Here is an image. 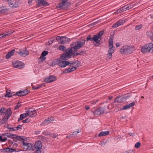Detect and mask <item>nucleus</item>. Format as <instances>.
Segmentation results:
<instances>
[{
	"label": "nucleus",
	"mask_w": 153,
	"mask_h": 153,
	"mask_svg": "<svg viewBox=\"0 0 153 153\" xmlns=\"http://www.w3.org/2000/svg\"><path fill=\"white\" fill-rule=\"evenodd\" d=\"M147 34L151 40L153 41V33L149 31L147 32ZM141 51L142 53H144L149 52H153V44L150 43L144 45L141 47Z\"/></svg>",
	"instance_id": "f257e3e1"
},
{
	"label": "nucleus",
	"mask_w": 153,
	"mask_h": 153,
	"mask_svg": "<svg viewBox=\"0 0 153 153\" xmlns=\"http://www.w3.org/2000/svg\"><path fill=\"white\" fill-rule=\"evenodd\" d=\"M114 32L111 33L110 35L109 38L108 40L109 43V47H110L108 50V53L107 54L109 59L111 58L112 57V54L114 53V50L112 49L113 48V40L114 37Z\"/></svg>",
	"instance_id": "f03ea898"
},
{
	"label": "nucleus",
	"mask_w": 153,
	"mask_h": 153,
	"mask_svg": "<svg viewBox=\"0 0 153 153\" xmlns=\"http://www.w3.org/2000/svg\"><path fill=\"white\" fill-rule=\"evenodd\" d=\"M134 50V46H130L128 45L123 46L120 51L122 54H126L131 53Z\"/></svg>",
	"instance_id": "7ed1b4c3"
},
{
	"label": "nucleus",
	"mask_w": 153,
	"mask_h": 153,
	"mask_svg": "<svg viewBox=\"0 0 153 153\" xmlns=\"http://www.w3.org/2000/svg\"><path fill=\"white\" fill-rule=\"evenodd\" d=\"M71 48H68L65 50V53L62 54L61 56L60 59L61 60H66L67 58H70L71 56L74 53L73 51V50L74 49L72 48V46Z\"/></svg>",
	"instance_id": "20e7f679"
},
{
	"label": "nucleus",
	"mask_w": 153,
	"mask_h": 153,
	"mask_svg": "<svg viewBox=\"0 0 153 153\" xmlns=\"http://www.w3.org/2000/svg\"><path fill=\"white\" fill-rule=\"evenodd\" d=\"M85 40L84 39H82L78 41L73 42L71 44V46H72V48L75 50L81 48L85 43Z\"/></svg>",
	"instance_id": "39448f33"
},
{
	"label": "nucleus",
	"mask_w": 153,
	"mask_h": 153,
	"mask_svg": "<svg viewBox=\"0 0 153 153\" xmlns=\"http://www.w3.org/2000/svg\"><path fill=\"white\" fill-rule=\"evenodd\" d=\"M52 63L53 65L58 64L59 66L61 68H64L68 65V61L63 60L60 61L59 60H55Z\"/></svg>",
	"instance_id": "423d86ee"
},
{
	"label": "nucleus",
	"mask_w": 153,
	"mask_h": 153,
	"mask_svg": "<svg viewBox=\"0 0 153 153\" xmlns=\"http://www.w3.org/2000/svg\"><path fill=\"white\" fill-rule=\"evenodd\" d=\"M20 141H22L23 147L25 150L29 151L33 150L32 145L30 143H27L23 138V140Z\"/></svg>",
	"instance_id": "0eeeda50"
},
{
	"label": "nucleus",
	"mask_w": 153,
	"mask_h": 153,
	"mask_svg": "<svg viewBox=\"0 0 153 153\" xmlns=\"http://www.w3.org/2000/svg\"><path fill=\"white\" fill-rule=\"evenodd\" d=\"M103 34V31H100L96 35H94L93 37V41L95 42L97 44H100V40L99 39Z\"/></svg>",
	"instance_id": "6e6552de"
},
{
	"label": "nucleus",
	"mask_w": 153,
	"mask_h": 153,
	"mask_svg": "<svg viewBox=\"0 0 153 153\" xmlns=\"http://www.w3.org/2000/svg\"><path fill=\"white\" fill-rule=\"evenodd\" d=\"M12 65L15 68L19 69L22 68L25 66V64L24 63L18 60L13 62Z\"/></svg>",
	"instance_id": "1a4fd4ad"
},
{
	"label": "nucleus",
	"mask_w": 153,
	"mask_h": 153,
	"mask_svg": "<svg viewBox=\"0 0 153 153\" xmlns=\"http://www.w3.org/2000/svg\"><path fill=\"white\" fill-rule=\"evenodd\" d=\"M36 150L33 153H41L42 148V144L41 141H38L36 142L34 145Z\"/></svg>",
	"instance_id": "9d476101"
},
{
	"label": "nucleus",
	"mask_w": 153,
	"mask_h": 153,
	"mask_svg": "<svg viewBox=\"0 0 153 153\" xmlns=\"http://www.w3.org/2000/svg\"><path fill=\"white\" fill-rule=\"evenodd\" d=\"M54 118L53 117H51L45 119L40 124L41 126H45L51 123L54 120Z\"/></svg>",
	"instance_id": "9b49d317"
},
{
	"label": "nucleus",
	"mask_w": 153,
	"mask_h": 153,
	"mask_svg": "<svg viewBox=\"0 0 153 153\" xmlns=\"http://www.w3.org/2000/svg\"><path fill=\"white\" fill-rule=\"evenodd\" d=\"M105 110V108L100 107L94 110V113L95 115H99L103 113Z\"/></svg>",
	"instance_id": "f8f14e48"
},
{
	"label": "nucleus",
	"mask_w": 153,
	"mask_h": 153,
	"mask_svg": "<svg viewBox=\"0 0 153 153\" xmlns=\"http://www.w3.org/2000/svg\"><path fill=\"white\" fill-rule=\"evenodd\" d=\"M56 80V77L53 76H49L45 77L44 79L45 82L47 83H49L53 82Z\"/></svg>",
	"instance_id": "ddd939ff"
},
{
	"label": "nucleus",
	"mask_w": 153,
	"mask_h": 153,
	"mask_svg": "<svg viewBox=\"0 0 153 153\" xmlns=\"http://www.w3.org/2000/svg\"><path fill=\"white\" fill-rule=\"evenodd\" d=\"M7 137L12 138L16 139L18 140H23V137L18 136L16 134H7Z\"/></svg>",
	"instance_id": "4468645a"
},
{
	"label": "nucleus",
	"mask_w": 153,
	"mask_h": 153,
	"mask_svg": "<svg viewBox=\"0 0 153 153\" xmlns=\"http://www.w3.org/2000/svg\"><path fill=\"white\" fill-rule=\"evenodd\" d=\"M27 116L30 117H33L35 116L36 115V111L33 109H30L27 111Z\"/></svg>",
	"instance_id": "2eb2a0df"
},
{
	"label": "nucleus",
	"mask_w": 153,
	"mask_h": 153,
	"mask_svg": "<svg viewBox=\"0 0 153 153\" xmlns=\"http://www.w3.org/2000/svg\"><path fill=\"white\" fill-rule=\"evenodd\" d=\"M19 0H15V1H12L9 4V6L12 8H15L17 7L19 5Z\"/></svg>",
	"instance_id": "dca6fc26"
},
{
	"label": "nucleus",
	"mask_w": 153,
	"mask_h": 153,
	"mask_svg": "<svg viewBox=\"0 0 153 153\" xmlns=\"http://www.w3.org/2000/svg\"><path fill=\"white\" fill-rule=\"evenodd\" d=\"M17 53L20 56L22 57H25L29 54V53L26 48L23 51H20L19 52H18Z\"/></svg>",
	"instance_id": "f3484780"
},
{
	"label": "nucleus",
	"mask_w": 153,
	"mask_h": 153,
	"mask_svg": "<svg viewBox=\"0 0 153 153\" xmlns=\"http://www.w3.org/2000/svg\"><path fill=\"white\" fill-rule=\"evenodd\" d=\"M16 95L15 92H13L10 90H7L6 91L5 96L6 97H11L12 96Z\"/></svg>",
	"instance_id": "a211bd4d"
},
{
	"label": "nucleus",
	"mask_w": 153,
	"mask_h": 153,
	"mask_svg": "<svg viewBox=\"0 0 153 153\" xmlns=\"http://www.w3.org/2000/svg\"><path fill=\"white\" fill-rule=\"evenodd\" d=\"M124 101L123 96L122 95H120L118 96L115 98V102H122Z\"/></svg>",
	"instance_id": "6ab92c4d"
},
{
	"label": "nucleus",
	"mask_w": 153,
	"mask_h": 153,
	"mask_svg": "<svg viewBox=\"0 0 153 153\" xmlns=\"http://www.w3.org/2000/svg\"><path fill=\"white\" fill-rule=\"evenodd\" d=\"M15 50L13 49L11 51L8 52L6 55V58L7 59H8L10 58V57L13 56L15 52Z\"/></svg>",
	"instance_id": "aec40b11"
},
{
	"label": "nucleus",
	"mask_w": 153,
	"mask_h": 153,
	"mask_svg": "<svg viewBox=\"0 0 153 153\" xmlns=\"http://www.w3.org/2000/svg\"><path fill=\"white\" fill-rule=\"evenodd\" d=\"M5 113V115L7 117L9 118L12 113V111L11 109L9 108L6 110V112Z\"/></svg>",
	"instance_id": "412c9836"
},
{
	"label": "nucleus",
	"mask_w": 153,
	"mask_h": 153,
	"mask_svg": "<svg viewBox=\"0 0 153 153\" xmlns=\"http://www.w3.org/2000/svg\"><path fill=\"white\" fill-rule=\"evenodd\" d=\"M68 0H62V2L59 3V6L60 7H65V5L68 4L67 1Z\"/></svg>",
	"instance_id": "4be33fe9"
},
{
	"label": "nucleus",
	"mask_w": 153,
	"mask_h": 153,
	"mask_svg": "<svg viewBox=\"0 0 153 153\" xmlns=\"http://www.w3.org/2000/svg\"><path fill=\"white\" fill-rule=\"evenodd\" d=\"M71 41L70 39L68 38L66 36H63V40H62V44L67 43Z\"/></svg>",
	"instance_id": "5701e85b"
},
{
	"label": "nucleus",
	"mask_w": 153,
	"mask_h": 153,
	"mask_svg": "<svg viewBox=\"0 0 153 153\" xmlns=\"http://www.w3.org/2000/svg\"><path fill=\"white\" fill-rule=\"evenodd\" d=\"M126 21L123 19H120L118 22L115 23V27H118L119 26L122 25L123 23L125 22Z\"/></svg>",
	"instance_id": "b1692460"
},
{
	"label": "nucleus",
	"mask_w": 153,
	"mask_h": 153,
	"mask_svg": "<svg viewBox=\"0 0 153 153\" xmlns=\"http://www.w3.org/2000/svg\"><path fill=\"white\" fill-rule=\"evenodd\" d=\"M109 131H101L98 134L99 137H102L105 136L109 134Z\"/></svg>",
	"instance_id": "393cba45"
},
{
	"label": "nucleus",
	"mask_w": 153,
	"mask_h": 153,
	"mask_svg": "<svg viewBox=\"0 0 153 153\" xmlns=\"http://www.w3.org/2000/svg\"><path fill=\"white\" fill-rule=\"evenodd\" d=\"M68 65L70 64L74 66H77L78 65V61L76 60L74 61H68Z\"/></svg>",
	"instance_id": "a878e982"
},
{
	"label": "nucleus",
	"mask_w": 153,
	"mask_h": 153,
	"mask_svg": "<svg viewBox=\"0 0 153 153\" xmlns=\"http://www.w3.org/2000/svg\"><path fill=\"white\" fill-rule=\"evenodd\" d=\"M9 118L6 116L5 115L2 120L0 119V123L1 124L4 123Z\"/></svg>",
	"instance_id": "bb28decb"
},
{
	"label": "nucleus",
	"mask_w": 153,
	"mask_h": 153,
	"mask_svg": "<svg viewBox=\"0 0 153 153\" xmlns=\"http://www.w3.org/2000/svg\"><path fill=\"white\" fill-rule=\"evenodd\" d=\"M27 113L24 114H22L20 115V117L18 119V121H19L22 120L23 118L27 117Z\"/></svg>",
	"instance_id": "cd10ccee"
},
{
	"label": "nucleus",
	"mask_w": 153,
	"mask_h": 153,
	"mask_svg": "<svg viewBox=\"0 0 153 153\" xmlns=\"http://www.w3.org/2000/svg\"><path fill=\"white\" fill-rule=\"evenodd\" d=\"M44 86V85L43 84H41L37 86H33L32 89L34 90L38 89L42 87L43 86Z\"/></svg>",
	"instance_id": "c85d7f7f"
},
{
	"label": "nucleus",
	"mask_w": 153,
	"mask_h": 153,
	"mask_svg": "<svg viewBox=\"0 0 153 153\" xmlns=\"http://www.w3.org/2000/svg\"><path fill=\"white\" fill-rule=\"evenodd\" d=\"M7 10V9L3 7H0V13H4Z\"/></svg>",
	"instance_id": "c756f323"
},
{
	"label": "nucleus",
	"mask_w": 153,
	"mask_h": 153,
	"mask_svg": "<svg viewBox=\"0 0 153 153\" xmlns=\"http://www.w3.org/2000/svg\"><path fill=\"white\" fill-rule=\"evenodd\" d=\"M4 152H12L15 151V149H10L9 148H6L4 149Z\"/></svg>",
	"instance_id": "7c9ffc66"
},
{
	"label": "nucleus",
	"mask_w": 153,
	"mask_h": 153,
	"mask_svg": "<svg viewBox=\"0 0 153 153\" xmlns=\"http://www.w3.org/2000/svg\"><path fill=\"white\" fill-rule=\"evenodd\" d=\"M7 139L6 137H3L2 135L0 136V142H4L7 141Z\"/></svg>",
	"instance_id": "2f4dec72"
},
{
	"label": "nucleus",
	"mask_w": 153,
	"mask_h": 153,
	"mask_svg": "<svg viewBox=\"0 0 153 153\" xmlns=\"http://www.w3.org/2000/svg\"><path fill=\"white\" fill-rule=\"evenodd\" d=\"M56 39L60 43L62 44V40H63V36H57L56 37Z\"/></svg>",
	"instance_id": "473e14b6"
},
{
	"label": "nucleus",
	"mask_w": 153,
	"mask_h": 153,
	"mask_svg": "<svg viewBox=\"0 0 153 153\" xmlns=\"http://www.w3.org/2000/svg\"><path fill=\"white\" fill-rule=\"evenodd\" d=\"M80 130L79 129L77 130L76 131H74L73 132L72 134H69V136L70 137H71L72 135H74V136L76 135L78 133L80 132Z\"/></svg>",
	"instance_id": "72a5a7b5"
},
{
	"label": "nucleus",
	"mask_w": 153,
	"mask_h": 153,
	"mask_svg": "<svg viewBox=\"0 0 153 153\" xmlns=\"http://www.w3.org/2000/svg\"><path fill=\"white\" fill-rule=\"evenodd\" d=\"M6 109L4 108H0V115L4 114L5 112Z\"/></svg>",
	"instance_id": "f704fd0d"
},
{
	"label": "nucleus",
	"mask_w": 153,
	"mask_h": 153,
	"mask_svg": "<svg viewBox=\"0 0 153 153\" xmlns=\"http://www.w3.org/2000/svg\"><path fill=\"white\" fill-rule=\"evenodd\" d=\"M38 3L39 4H42L43 5H46L47 3L44 0H38Z\"/></svg>",
	"instance_id": "c9c22d12"
},
{
	"label": "nucleus",
	"mask_w": 153,
	"mask_h": 153,
	"mask_svg": "<svg viewBox=\"0 0 153 153\" xmlns=\"http://www.w3.org/2000/svg\"><path fill=\"white\" fill-rule=\"evenodd\" d=\"M72 71L71 70V69L70 68H68L66 69H65V70L63 71L62 72L63 74H65L66 73L70 72H72Z\"/></svg>",
	"instance_id": "e433bc0d"
},
{
	"label": "nucleus",
	"mask_w": 153,
	"mask_h": 153,
	"mask_svg": "<svg viewBox=\"0 0 153 153\" xmlns=\"http://www.w3.org/2000/svg\"><path fill=\"white\" fill-rule=\"evenodd\" d=\"M22 91V94H23V96L27 95L29 92V91L27 90V89Z\"/></svg>",
	"instance_id": "4c0bfd02"
},
{
	"label": "nucleus",
	"mask_w": 153,
	"mask_h": 153,
	"mask_svg": "<svg viewBox=\"0 0 153 153\" xmlns=\"http://www.w3.org/2000/svg\"><path fill=\"white\" fill-rule=\"evenodd\" d=\"M46 58L45 56L41 55L39 59V62H42Z\"/></svg>",
	"instance_id": "58836bf2"
},
{
	"label": "nucleus",
	"mask_w": 153,
	"mask_h": 153,
	"mask_svg": "<svg viewBox=\"0 0 153 153\" xmlns=\"http://www.w3.org/2000/svg\"><path fill=\"white\" fill-rule=\"evenodd\" d=\"M107 143V141L106 140H104L100 142V144L101 146H105Z\"/></svg>",
	"instance_id": "ea45409f"
},
{
	"label": "nucleus",
	"mask_w": 153,
	"mask_h": 153,
	"mask_svg": "<svg viewBox=\"0 0 153 153\" xmlns=\"http://www.w3.org/2000/svg\"><path fill=\"white\" fill-rule=\"evenodd\" d=\"M59 50H62L63 51H65L66 49V47L65 46L62 45L60 46L59 48Z\"/></svg>",
	"instance_id": "a19ab883"
},
{
	"label": "nucleus",
	"mask_w": 153,
	"mask_h": 153,
	"mask_svg": "<svg viewBox=\"0 0 153 153\" xmlns=\"http://www.w3.org/2000/svg\"><path fill=\"white\" fill-rule=\"evenodd\" d=\"M130 96L131 95L129 93L128 94L125 95L124 96H123L124 101L128 99Z\"/></svg>",
	"instance_id": "79ce46f5"
},
{
	"label": "nucleus",
	"mask_w": 153,
	"mask_h": 153,
	"mask_svg": "<svg viewBox=\"0 0 153 153\" xmlns=\"http://www.w3.org/2000/svg\"><path fill=\"white\" fill-rule=\"evenodd\" d=\"M16 95H17L19 96H23L22 94V91L20 90L19 91L15 93Z\"/></svg>",
	"instance_id": "37998d69"
},
{
	"label": "nucleus",
	"mask_w": 153,
	"mask_h": 153,
	"mask_svg": "<svg viewBox=\"0 0 153 153\" xmlns=\"http://www.w3.org/2000/svg\"><path fill=\"white\" fill-rule=\"evenodd\" d=\"M7 128L9 129V130L10 131H13L17 130V129L16 127H7Z\"/></svg>",
	"instance_id": "c03bdc74"
},
{
	"label": "nucleus",
	"mask_w": 153,
	"mask_h": 153,
	"mask_svg": "<svg viewBox=\"0 0 153 153\" xmlns=\"http://www.w3.org/2000/svg\"><path fill=\"white\" fill-rule=\"evenodd\" d=\"M49 135L51 137L53 138H56L58 136V135L55 133L51 134H49Z\"/></svg>",
	"instance_id": "a18cd8bd"
},
{
	"label": "nucleus",
	"mask_w": 153,
	"mask_h": 153,
	"mask_svg": "<svg viewBox=\"0 0 153 153\" xmlns=\"http://www.w3.org/2000/svg\"><path fill=\"white\" fill-rule=\"evenodd\" d=\"M142 27V25H140L136 26L135 27V30H139L141 29Z\"/></svg>",
	"instance_id": "49530a36"
},
{
	"label": "nucleus",
	"mask_w": 153,
	"mask_h": 153,
	"mask_svg": "<svg viewBox=\"0 0 153 153\" xmlns=\"http://www.w3.org/2000/svg\"><path fill=\"white\" fill-rule=\"evenodd\" d=\"M141 143L140 142H137L135 145L134 147L136 148H138L140 146Z\"/></svg>",
	"instance_id": "de8ad7c7"
},
{
	"label": "nucleus",
	"mask_w": 153,
	"mask_h": 153,
	"mask_svg": "<svg viewBox=\"0 0 153 153\" xmlns=\"http://www.w3.org/2000/svg\"><path fill=\"white\" fill-rule=\"evenodd\" d=\"M48 51H44L42 52L41 53V55L43 56H45L47 55L48 54Z\"/></svg>",
	"instance_id": "09e8293b"
},
{
	"label": "nucleus",
	"mask_w": 153,
	"mask_h": 153,
	"mask_svg": "<svg viewBox=\"0 0 153 153\" xmlns=\"http://www.w3.org/2000/svg\"><path fill=\"white\" fill-rule=\"evenodd\" d=\"M108 107L109 109H111L114 108V105L112 104H110L108 105Z\"/></svg>",
	"instance_id": "8fccbe9b"
},
{
	"label": "nucleus",
	"mask_w": 153,
	"mask_h": 153,
	"mask_svg": "<svg viewBox=\"0 0 153 153\" xmlns=\"http://www.w3.org/2000/svg\"><path fill=\"white\" fill-rule=\"evenodd\" d=\"M130 108L128 104L124 106L123 108V110H126Z\"/></svg>",
	"instance_id": "3c124183"
},
{
	"label": "nucleus",
	"mask_w": 153,
	"mask_h": 153,
	"mask_svg": "<svg viewBox=\"0 0 153 153\" xmlns=\"http://www.w3.org/2000/svg\"><path fill=\"white\" fill-rule=\"evenodd\" d=\"M126 5H125L120 8L122 12L126 10Z\"/></svg>",
	"instance_id": "603ef678"
},
{
	"label": "nucleus",
	"mask_w": 153,
	"mask_h": 153,
	"mask_svg": "<svg viewBox=\"0 0 153 153\" xmlns=\"http://www.w3.org/2000/svg\"><path fill=\"white\" fill-rule=\"evenodd\" d=\"M7 34H6L5 33H2L0 34V38H3L6 36Z\"/></svg>",
	"instance_id": "864d4df0"
},
{
	"label": "nucleus",
	"mask_w": 153,
	"mask_h": 153,
	"mask_svg": "<svg viewBox=\"0 0 153 153\" xmlns=\"http://www.w3.org/2000/svg\"><path fill=\"white\" fill-rule=\"evenodd\" d=\"M98 100L92 101L90 102V103L91 104L94 105L98 101Z\"/></svg>",
	"instance_id": "5fc2aeb1"
},
{
	"label": "nucleus",
	"mask_w": 153,
	"mask_h": 153,
	"mask_svg": "<svg viewBox=\"0 0 153 153\" xmlns=\"http://www.w3.org/2000/svg\"><path fill=\"white\" fill-rule=\"evenodd\" d=\"M135 103L134 102H132L129 104H128V105L130 108L133 106L135 105Z\"/></svg>",
	"instance_id": "6e6d98bb"
},
{
	"label": "nucleus",
	"mask_w": 153,
	"mask_h": 153,
	"mask_svg": "<svg viewBox=\"0 0 153 153\" xmlns=\"http://www.w3.org/2000/svg\"><path fill=\"white\" fill-rule=\"evenodd\" d=\"M133 6L132 5H130L128 6L126 5V10H129L131 8L133 7Z\"/></svg>",
	"instance_id": "4d7b16f0"
},
{
	"label": "nucleus",
	"mask_w": 153,
	"mask_h": 153,
	"mask_svg": "<svg viewBox=\"0 0 153 153\" xmlns=\"http://www.w3.org/2000/svg\"><path fill=\"white\" fill-rule=\"evenodd\" d=\"M87 40H90L93 41V37H91L90 36H88L87 38Z\"/></svg>",
	"instance_id": "13d9d810"
},
{
	"label": "nucleus",
	"mask_w": 153,
	"mask_h": 153,
	"mask_svg": "<svg viewBox=\"0 0 153 153\" xmlns=\"http://www.w3.org/2000/svg\"><path fill=\"white\" fill-rule=\"evenodd\" d=\"M121 12H122V11L120 8L116 10V12H115V14H118L120 13Z\"/></svg>",
	"instance_id": "bf43d9fd"
},
{
	"label": "nucleus",
	"mask_w": 153,
	"mask_h": 153,
	"mask_svg": "<svg viewBox=\"0 0 153 153\" xmlns=\"http://www.w3.org/2000/svg\"><path fill=\"white\" fill-rule=\"evenodd\" d=\"M76 66H73L71 67L70 68L72 71L76 69Z\"/></svg>",
	"instance_id": "052dcab7"
},
{
	"label": "nucleus",
	"mask_w": 153,
	"mask_h": 153,
	"mask_svg": "<svg viewBox=\"0 0 153 153\" xmlns=\"http://www.w3.org/2000/svg\"><path fill=\"white\" fill-rule=\"evenodd\" d=\"M17 129V130H18L19 129H22V125H19L17 127H16Z\"/></svg>",
	"instance_id": "680f3d73"
},
{
	"label": "nucleus",
	"mask_w": 153,
	"mask_h": 153,
	"mask_svg": "<svg viewBox=\"0 0 153 153\" xmlns=\"http://www.w3.org/2000/svg\"><path fill=\"white\" fill-rule=\"evenodd\" d=\"M121 45V43H120L117 42L116 44V46L117 47H118Z\"/></svg>",
	"instance_id": "e2e57ef3"
},
{
	"label": "nucleus",
	"mask_w": 153,
	"mask_h": 153,
	"mask_svg": "<svg viewBox=\"0 0 153 153\" xmlns=\"http://www.w3.org/2000/svg\"><path fill=\"white\" fill-rule=\"evenodd\" d=\"M29 122V119L28 118H27L25 120H24L22 122L23 123H26Z\"/></svg>",
	"instance_id": "0e129e2a"
},
{
	"label": "nucleus",
	"mask_w": 153,
	"mask_h": 153,
	"mask_svg": "<svg viewBox=\"0 0 153 153\" xmlns=\"http://www.w3.org/2000/svg\"><path fill=\"white\" fill-rule=\"evenodd\" d=\"M85 109L86 110H88L90 108V107L88 105H86L85 107Z\"/></svg>",
	"instance_id": "69168bd1"
},
{
	"label": "nucleus",
	"mask_w": 153,
	"mask_h": 153,
	"mask_svg": "<svg viewBox=\"0 0 153 153\" xmlns=\"http://www.w3.org/2000/svg\"><path fill=\"white\" fill-rule=\"evenodd\" d=\"M7 134L8 133H4V134H2V136H3V137H5V136L7 137Z\"/></svg>",
	"instance_id": "338daca9"
},
{
	"label": "nucleus",
	"mask_w": 153,
	"mask_h": 153,
	"mask_svg": "<svg viewBox=\"0 0 153 153\" xmlns=\"http://www.w3.org/2000/svg\"><path fill=\"white\" fill-rule=\"evenodd\" d=\"M19 106H20V105H16L15 107V109H18L19 108Z\"/></svg>",
	"instance_id": "774afa93"
}]
</instances>
